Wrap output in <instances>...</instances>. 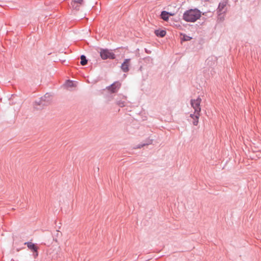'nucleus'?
Masks as SVG:
<instances>
[{"label": "nucleus", "instance_id": "10", "mask_svg": "<svg viewBox=\"0 0 261 261\" xmlns=\"http://www.w3.org/2000/svg\"><path fill=\"white\" fill-rule=\"evenodd\" d=\"M81 64L82 65H85L87 63V60H86V57L85 56H81Z\"/></svg>", "mask_w": 261, "mask_h": 261}, {"label": "nucleus", "instance_id": "6", "mask_svg": "<svg viewBox=\"0 0 261 261\" xmlns=\"http://www.w3.org/2000/svg\"><path fill=\"white\" fill-rule=\"evenodd\" d=\"M129 62L130 59H125L122 64L121 68L124 72H126L129 70Z\"/></svg>", "mask_w": 261, "mask_h": 261}, {"label": "nucleus", "instance_id": "8", "mask_svg": "<svg viewBox=\"0 0 261 261\" xmlns=\"http://www.w3.org/2000/svg\"><path fill=\"white\" fill-rule=\"evenodd\" d=\"M155 34L159 37H163L166 35V32L165 30H156L154 32Z\"/></svg>", "mask_w": 261, "mask_h": 261}, {"label": "nucleus", "instance_id": "7", "mask_svg": "<svg viewBox=\"0 0 261 261\" xmlns=\"http://www.w3.org/2000/svg\"><path fill=\"white\" fill-rule=\"evenodd\" d=\"M24 244L27 245L28 247L34 252H36L38 250V247L35 245V244L31 242H26Z\"/></svg>", "mask_w": 261, "mask_h": 261}, {"label": "nucleus", "instance_id": "9", "mask_svg": "<svg viewBox=\"0 0 261 261\" xmlns=\"http://www.w3.org/2000/svg\"><path fill=\"white\" fill-rule=\"evenodd\" d=\"M169 13H168L166 11H163L161 13V18L163 20H164L165 21H167L169 18Z\"/></svg>", "mask_w": 261, "mask_h": 261}, {"label": "nucleus", "instance_id": "11", "mask_svg": "<svg viewBox=\"0 0 261 261\" xmlns=\"http://www.w3.org/2000/svg\"><path fill=\"white\" fill-rule=\"evenodd\" d=\"M225 7V4L224 3H220L218 9L220 12H222Z\"/></svg>", "mask_w": 261, "mask_h": 261}, {"label": "nucleus", "instance_id": "1", "mask_svg": "<svg viewBox=\"0 0 261 261\" xmlns=\"http://www.w3.org/2000/svg\"><path fill=\"white\" fill-rule=\"evenodd\" d=\"M201 99L200 97H197L196 99H192L191 100V106L195 110L194 113L191 114V117L193 119V124L194 125H197L198 123V119L201 111Z\"/></svg>", "mask_w": 261, "mask_h": 261}, {"label": "nucleus", "instance_id": "3", "mask_svg": "<svg viewBox=\"0 0 261 261\" xmlns=\"http://www.w3.org/2000/svg\"><path fill=\"white\" fill-rule=\"evenodd\" d=\"M100 56L102 59H114L115 55L114 54L107 49H102L100 52Z\"/></svg>", "mask_w": 261, "mask_h": 261}, {"label": "nucleus", "instance_id": "2", "mask_svg": "<svg viewBox=\"0 0 261 261\" xmlns=\"http://www.w3.org/2000/svg\"><path fill=\"white\" fill-rule=\"evenodd\" d=\"M201 15V12L197 9L187 10L183 14L182 18L187 22H194L199 19Z\"/></svg>", "mask_w": 261, "mask_h": 261}, {"label": "nucleus", "instance_id": "4", "mask_svg": "<svg viewBox=\"0 0 261 261\" xmlns=\"http://www.w3.org/2000/svg\"><path fill=\"white\" fill-rule=\"evenodd\" d=\"M121 84L119 82H115L111 85L110 86L108 87V90L112 93L116 92L120 88Z\"/></svg>", "mask_w": 261, "mask_h": 261}, {"label": "nucleus", "instance_id": "14", "mask_svg": "<svg viewBox=\"0 0 261 261\" xmlns=\"http://www.w3.org/2000/svg\"><path fill=\"white\" fill-rule=\"evenodd\" d=\"M173 15H174L173 14L169 13V15H170V16H173Z\"/></svg>", "mask_w": 261, "mask_h": 261}, {"label": "nucleus", "instance_id": "5", "mask_svg": "<svg viewBox=\"0 0 261 261\" xmlns=\"http://www.w3.org/2000/svg\"><path fill=\"white\" fill-rule=\"evenodd\" d=\"M84 0H72L71 2L72 8L75 10H79V8L83 4Z\"/></svg>", "mask_w": 261, "mask_h": 261}, {"label": "nucleus", "instance_id": "12", "mask_svg": "<svg viewBox=\"0 0 261 261\" xmlns=\"http://www.w3.org/2000/svg\"><path fill=\"white\" fill-rule=\"evenodd\" d=\"M35 252V253L34 254V257L36 258L38 256V251L37 250L36 252Z\"/></svg>", "mask_w": 261, "mask_h": 261}, {"label": "nucleus", "instance_id": "13", "mask_svg": "<svg viewBox=\"0 0 261 261\" xmlns=\"http://www.w3.org/2000/svg\"><path fill=\"white\" fill-rule=\"evenodd\" d=\"M68 83L69 86H72L73 85V83H72V82H68Z\"/></svg>", "mask_w": 261, "mask_h": 261}]
</instances>
